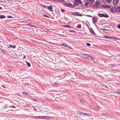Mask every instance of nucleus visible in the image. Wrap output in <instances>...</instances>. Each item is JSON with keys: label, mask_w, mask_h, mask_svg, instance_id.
Returning a JSON list of instances; mask_svg holds the SVG:
<instances>
[{"label": "nucleus", "mask_w": 120, "mask_h": 120, "mask_svg": "<svg viewBox=\"0 0 120 120\" xmlns=\"http://www.w3.org/2000/svg\"><path fill=\"white\" fill-rule=\"evenodd\" d=\"M6 18V16L5 15H0V19H3Z\"/></svg>", "instance_id": "2eb2a0df"}, {"label": "nucleus", "mask_w": 120, "mask_h": 120, "mask_svg": "<svg viewBox=\"0 0 120 120\" xmlns=\"http://www.w3.org/2000/svg\"><path fill=\"white\" fill-rule=\"evenodd\" d=\"M69 31L70 32H73V33H75V32L73 30H69Z\"/></svg>", "instance_id": "2f4dec72"}, {"label": "nucleus", "mask_w": 120, "mask_h": 120, "mask_svg": "<svg viewBox=\"0 0 120 120\" xmlns=\"http://www.w3.org/2000/svg\"><path fill=\"white\" fill-rule=\"evenodd\" d=\"M89 4H91L93 3L94 2V0H89L86 1Z\"/></svg>", "instance_id": "0eeeda50"}, {"label": "nucleus", "mask_w": 120, "mask_h": 120, "mask_svg": "<svg viewBox=\"0 0 120 120\" xmlns=\"http://www.w3.org/2000/svg\"><path fill=\"white\" fill-rule=\"evenodd\" d=\"M96 7H98V8L99 7L98 6H96Z\"/></svg>", "instance_id": "052dcab7"}, {"label": "nucleus", "mask_w": 120, "mask_h": 120, "mask_svg": "<svg viewBox=\"0 0 120 120\" xmlns=\"http://www.w3.org/2000/svg\"><path fill=\"white\" fill-rule=\"evenodd\" d=\"M86 115H87L88 116H91V115L89 113L87 114H86Z\"/></svg>", "instance_id": "58836bf2"}, {"label": "nucleus", "mask_w": 120, "mask_h": 120, "mask_svg": "<svg viewBox=\"0 0 120 120\" xmlns=\"http://www.w3.org/2000/svg\"><path fill=\"white\" fill-rule=\"evenodd\" d=\"M81 114V116L82 115H83V116H84L85 115H86V113H84L82 112Z\"/></svg>", "instance_id": "412c9836"}, {"label": "nucleus", "mask_w": 120, "mask_h": 120, "mask_svg": "<svg viewBox=\"0 0 120 120\" xmlns=\"http://www.w3.org/2000/svg\"><path fill=\"white\" fill-rule=\"evenodd\" d=\"M88 4H88L87 2V1H86V2L85 3V6L87 7L88 6Z\"/></svg>", "instance_id": "5701e85b"}, {"label": "nucleus", "mask_w": 120, "mask_h": 120, "mask_svg": "<svg viewBox=\"0 0 120 120\" xmlns=\"http://www.w3.org/2000/svg\"><path fill=\"white\" fill-rule=\"evenodd\" d=\"M63 27H65L70 28L71 26L70 25H63Z\"/></svg>", "instance_id": "f3484780"}, {"label": "nucleus", "mask_w": 120, "mask_h": 120, "mask_svg": "<svg viewBox=\"0 0 120 120\" xmlns=\"http://www.w3.org/2000/svg\"><path fill=\"white\" fill-rule=\"evenodd\" d=\"M111 8V7L110 6H108L107 5V8Z\"/></svg>", "instance_id": "a18cd8bd"}, {"label": "nucleus", "mask_w": 120, "mask_h": 120, "mask_svg": "<svg viewBox=\"0 0 120 120\" xmlns=\"http://www.w3.org/2000/svg\"><path fill=\"white\" fill-rule=\"evenodd\" d=\"M81 102L82 103V102H83V100H81Z\"/></svg>", "instance_id": "4d7b16f0"}, {"label": "nucleus", "mask_w": 120, "mask_h": 120, "mask_svg": "<svg viewBox=\"0 0 120 120\" xmlns=\"http://www.w3.org/2000/svg\"><path fill=\"white\" fill-rule=\"evenodd\" d=\"M3 52V49H0V52Z\"/></svg>", "instance_id": "de8ad7c7"}, {"label": "nucleus", "mask_w": 120, "mask_h": 120, "mask_svg": "<svg viewBox=\"0 0 120 120\" xmlns=\"http://www.w3.org/2000/svg\"><path fill=\"white\" fill-rule=\"evenodd\" d=\"M26 58V56H23V59H25V58Z\"/></svg>", "instance_id": "5fc2aeb1"}, {"label": "nucleus", "mask_w": 120, "mask_h": 120, "mask_svg": "<svg viewBox=\"0 0 120 120\" xmlns=\"http://www.w3.org/2000/svg\"><path fill=\"white\" fill-rule=\"evenodd\" d=\"M79 13L78 12H73L71 13V14L80 16H82L81 14Z\"/></svg>", "instance_id": "7ed1b4c3"}, {"label": "nucleus", "mask_w": 120, "mask_h": 120, "mask_svg": "<svg viewBox=\"0 0 120 120\" xmlns=\"http://www.w3.org/2000/svg\"><path fill=\"white\" fill-rule=\"evenodd\" d=\"M87 26H88V25L87 24H86Z\"/></svg>", "instance_id": "680f3d73"}, {"label": "nucleus", "mask_w": 120, "mask_h": 120, "mask_svg": "<svg viewBox=\"0 0 120 120\" xmlns=\"http://www.w3.org/2000/svg\"><path fill=\"white\" fill-rule=\"evenodd\" d=\"M115 38L116 39H118V40H119V38Z\"/></svg>", "instance_id": "bf43d9fd"}, {"label": "nucleus", "mask_w": 120, "mask_h": 120, "mask_svg": "<svg viewBox=\"0 0 120 120\" xmlns=\"http://www.w3.org/2000/svg\"><path fill=\"white\" fill-rule=\"evenodd\" d=\"M22 93L24 95H26L27 94H28L25 92H23Z\"/></svg>", "instance_id": "c85d7f7f"}, {"label": "nucleus", "mask_w": 120, "mask_h": 120, "mask_svg": "<svg viewBox=\"0 0 120 120\" xmlns=\"http://www.w3.org/2000/svg\"><path fill=\"white\" fill-rule=\"evenodd\" d=\"M114 71H115V70H114Z\"/></svg>", "instance_id": "0e129e2a"}, {"label": "nucleus", "mask_w": 120, "mask_h": 120, "mask_svg": "<svg viewBox=\"0 0 120 120\" xmlns=\"http://www.w3.org/2000/svg\"><path fill=\"white\" fill-rule=\"evenodd\" d=\"M11 107L13 108H15L16 107L14 106H11Z\"/></svg>", "instance_id": "603ef678"}, {"label": "nucleus", "mask_w": 120, "mask_h": 120, "mask_svg": "<svg viewBox=\"0 0 120 120\" xmlns=\"http://www.w3.org/2000/svg\"><path fill=\"white\" fill-rule=\"evenodd\" d=\"M107 5L106 4L103 5L101 6L102 7L105 8H107Z\"/></svg>", "instance_id": "a211bd4d"}, {"label": "nucleus", "mask_w": 120, "mask_h": 120, "mask_svg": "<svg viewBox=\"0 0 120 120\" xmlns=\"http://www.w3.org/2000/svg\"><path fill=\"white\" fill-rule=\"evenodd\" d=\"M8 0L9 1V0Z\"/></svg>", "instance_id": "338daca9"}, {"label": "nucleus", "mask_w": 120, "mask_h": 120, "mask_svg": "<svg viewBox=\"0 0 120 120\" xmlns=\"http://www.w3.org/2000/svg\"><path fill=\"white\" fill-rule=\"evenodd\" d=\"M96 108L98 109H100V107L99 106H96Z\"/></svg>", "instance_id": "c03bdc74"}, {"label": "nucleus", "mask_w": 120, "mask_h": 120, "mask_svg": "<svg viewBox=\"0 0 120 120\" xmlns=\"http://www.w3.org/2000/svg\"><path fill=\"white\" fill-rule=\"evenodd\" d=\"M119 65H120V64H119Z\"/></svg>", "instance_id": "69168bd1"}, {"label": "nucleus", "mask_w": 120, "mask_h": 120, "mask_svg": "<svg viewBox=\"0 0 120 120\" xmlns=\"http://www.w3.org/2000/svg\"><path fill=\"white\" fill-rule=\"evenodd\" d=\"M117 9L118 10V11L120 12V7H117ZM118 12V11H117Z\"/></svg>", "instance_id": "c9c22d12"}, {"label": "nucleus", "mask_w": 120, "mask_h": 120, "mask_svg": "<svg viewBox=\"0 0 120 120\" xmlns=\"http://www.w3.org/2000/svg\"><path fill=\"white\" fill-rule=\"evenodd\" d=\"M81 112H81L78 111L77 112V114H79V115L81 116Z\"/></svg>", "instance_id": "a878e982"}, {"label": "nucleus", "mask_w": 120, "mask_h": 120, "mask_svg": "<svg viewBox=\"0 0 120 120\" xmlns=\"http://www.w3.org/2000/svg\"><path fill=\"white\" fill-rule=\"evenodd\" d=\"M64 0H59V2H63Z\"/></svg>", "instance_id": "a19ab883"}, {"label": "nucleus", "mask_w": 120, "mask_h": 120, "mask_svg": "<svg viewBox=\"0 0 120 120\" xmlns=\"http://www.w3.org/2000/svg\"><path fill=\"white\" fill-rule=\"evenodd\" d=\"M98 5V4H97L95 3V4L94 8H97L98 7H96V6H97Z\"/></svg>", "instance_id": "bb28decb"}, {"label": "nucleus", "mask_w": 120, "mask_h": 120, "mask_svg": "<svg viewBox=\"0 0 120 120\" xmlns=\"http://www.w3.org/2000/svg\"><path fill=\"white\" fill-rule=\"evenodd\" d=\"M2 86L4 88H5V87L4 86V85H2Z\"/></svg>", "instance_id": "6e6d98bb"}, {"label": "nucleus", "mask_w": 120, "mask_h": 120, "mask_svg": "<svg viewBox=\"0 0 120 120\" xmlns=\"http://www.w3.org/2000/svg\"><path fill=\"white\" fill-rule=\"evenodd\" d=\"M104 37L105 38L109 39H112L113 38L112 37H110L108 35H104Z\"/></svg>", "instance_id": "9d476101"}, {"label": "nucleus", "mask_w": 120, "mask_h": 120, "mask_svg": "<svg viewBox=\"0 0 120 120\" xmlns=\"http://www.w3.org/2000/svg\"><path fill=\"white\" fill-rule=\"evenodd\" d=\"M27 62V65L28 67H30L31 66L29 62Z\"/></svg>", "instance_id": "b1692460"}, {"label": "nucleus", "mask_w": 120, "mask_h": 120, "mask_svg": "<svg viewBox=\"0 0 120 120\" xmlns=\"http://www.w3.org/2000/svg\"><path fill=\"white\" fill-rule=\"evenodd\" d=\"M69 4L67 3H64V5L66 6V7H68V5Z\"/></svg>", "instance_id": "393cba45"}, {"label": "nucleus", "mask_w": 120, "mask_h": 120, "mask_svg": "<svg viewBox=\"0 0 120 120\" xmlns=\"http://www.w3.org/2000/svg\"><path fill=\"white\" fill-rule=\"evenodd\" d=\"M119 40H120V39H119Z\"/></svg>", "instance_id": "e2e57ef3"}, {"label": "nucleus", "mask_w": 120, "mask_h": 120, "mask_svg": "<svg viewBox=\"0 0 120 120\" xmlns=\"http://www.w3.org/2000/svg\"><path fill=\"white\" fill-rule=\"evenodd\" d=\"M111 65L112 67H114L115 66V65L114 64H112Z\"/></svg>", "instance_id": "3c124183"}, {"label": "nucleus", "mask_w": 120, "mask_h": 120, "mask_svg": "<svg viewBox=\"0 0 120 120\" xmlns=\"http://www.w3.org/2000/svg\"><path fill=\"white\" fill-rule=\"evenodd\" d=\"M96 3L97 4H98V5L100 4V3L98 2H96Z\"/></svg>", "instance_id": "ea45409f"}, {"label": "nucleus", "mask_w": 120, "mask_h": 120, "mask_svg": "<svg viewBox=\"0 0 120 120\" xmlns=\"http://www.w3.org/2000/svg\"><path fill=\"white\" fill-rule=\"evenodd\" d=\"M48 9L51 11L52 12L53 11V8H52V7L51 6H47Z\"/></svg>", "instance_id": "6e6552de"}, {"label": "nucleus", "mask_w": 120, "mask_h": 120, "mask_svg": "<svg viewBox=\"0 0 120 120\" xmlns=\"http://www.w3.org/2000/svg\"><path fill=\"white\" fill-rule=\"evenodd\" d=\"M75 2L77 3H79V4H81L82 3V2L80 0H75Z\"/></svg>", "instance_id": "4468645a"}, {"label": "nucleus", "mask_w": 120, "mask_h": 120, "mask_svg": "<svg viewBox=\"0 0 120 120\" xmlns=\"http://www.w3.org/2000/svg\"><path fill=\"white\" fill-rule=\"evenodd\" d=\"M59 84H58V83H56L54 85V86H57L59 85Z\"/></svg>", "instance_id": "c756f323"}, {"label": "nucleus", "mask_w": 120, "mask_h": 120, "mask_svg": "<svg viewBox=\"0 0 120 120\" xmlns=\"http://www.w3.org/2000/svg\"><path fill=\"white\" fill-rule=\"evenodd\" d=\"M82 57L84 58H89L90 57L92 58V57L89 56V55L87 54H84L82 56Z\"/></svg>", "instance_id": "423d86ee"}, {"label": "nucleus", "mask_w": 120, "mask_h": 120, "mask_svg": "<svg viewBox=\"0 0 120 120\" xmlns=\"http://www.w3.org/2000/svg\"><path fill=\"white\" fill-rule=\"evenodd\" d=\"M115 92L117 94H120V92H119L118 91H115Z\"/></svg>", "instance_id": "e433bc0d"}, {"label": "nucleus", "mask_w": 120, "mask_h": 120, "mask_svg": "<svg viewBox=\"0 0 120 120\" xmlns=\"http://www.w3.org/2000/svg\"><path fill=\"white\" fill-rule=\"evenodd\" d=\"M12 47V48L14 49L16 48V46L15 45H14L12 46V45H10L9 48Z\"/></svg>", "instance_id": "dca6fc26"}, {"label": "nucleus", "mask_w": 120, "mask_h": 120, "mask_svg": "<svg viewBox=\"0 0 120 120\" xmlns=\"http://www.w3.org/2000/svg\"><path fill=\"white\" fill-rule=\"evenodd\" d=\"M13 17L12 16H11V15H8L7 16V18H12Z\"/></svg>", "instance_id": "72a5a7b5"}, {"label": "nucleus", "mask_w": 120, "mask_h": 120, "mask_svg": "<svg viewBox=\"0 0 120 120\" xmlns=\"http://www.w3.org/2000/svg\"><path fill=\"white\" fill-rule=\"evenodd\" d=\"M34 118L36 119H39V116H34Z\"/></svg>", "instance_id": "cd10ccee"}, {"label": "nucleus", "mask_w": 120, "mask_h": 120, "mask_svg": "<svg viewBox=\"0 0 120 120\" xmlns=\"http://www.w3.org/2000/svg\"><path fill=\"white\" fill-rule=\"evenodd\" d=\"M61 12H64V11H65V10H64V9H61Z\"/></svg>", "instance_id": "37998d69"}, {"label": "nucleus", "mask_w": 120, "mask_h": 120, "mask_svg": "<svg viewBox=\"0 0 120 120\" xmlns=\"http://www.w3.org/2000/svg\"><path fill=\"white\" fill-rule=\"evenodd\" d=\"M101 30H103L107 31V30L106 29H100Z\"/></svg>", "instance_id": "49530a36"}, {"label": "nucleus", "mask_w": 120, "mask_h": 120, "mask_svg": "<svg viewBox=\"0 0 120 120\" xmlns=\"http://www.w3.org/2000/svg\"><path fill=\"white\" fill-rule=\"evenodd\" d=\"M117 28L119 29H120V25L119 24L118 26H117Z\"/></svg>", "instance_id": "79ce46f5"}, {"label": "nucleus", "mask_w": 120, "mask_h": 120, "mask_svg": "<svg viewBox=\"0 0 120 120\" xmlns=\"http://www.w3.org/2000/svg\"><path fill=\"white\" fill-rule=\"evenodd\" d=\"M34 110H35L36 111H37V110L35 108H34Z\"/></svg>", "instance_id": "864d4df0"}, {"label": "nucleus", "mask_w": 120, "mask_h": 120, "mask_svg": "<svg viewBox=\"0 0 120 120\" xmlns=\"http://www.w3.org/2000/svg\"><path fill=\"white\" fill-rule=\"evenodd\" d=\"M110 11L112 13H115L117 11V9L116 8L112 7L110 9Z\"/></svg>", "instance_id": "39448f33"}, {"label": "nucleus", "mask_w": 120, "mask_h": 120, "mask_svg": "<svg viewBox=\"0 0 120 120\" xmlns=\"http://www.w3.org/2000/svg\"><path fill=\"white\" fill-rule=\"evenodd\" d=\"M74 5L75 6V7L76 6H79V4L77 2H74Z\"/></svg>", "instance_id": "aec40b11"}, {"label": "nucleus", "mask_w": 120, "mask_h": 120, "mask_svg": "<svg viewBox=\"0 0 120 120\" xmlns=\"http://www.w3.org/2000/svg\"><path fill=\"white\" fill-rule=\"evenodd\" d=\"M54 0L56 2H59V0Z\"/></svg>", "instance_id": "8fccbe9b"}, {"label": "nucleus", "mask_w": 120, "mask_h": 120, "mask_svg": "<svg viewBox=\"0 0 120 120\" xmlns=\"http://www.w3.org/2000/svg\"><path fill=\"white\" fill-rule=\"evenodd\" d=\"M41 5L42 7L44 8H46V7L45 6L43 5L42 4H41Z\"/></svg>", "instance_id": "7c9ffc66"}, {"label": "nucleus", "mask_w": 120, "mask_h": 120, "mask_svg": "<svg viewBox=\"0 0 120 120\" xmlns=\"http://www.w3.org/2000/svg\"><path fill=\"white\" fill-rule=\"evenodd\" d=\"M109 3H110L112 1V0H106Z\"/></svg>", "instance_id": "4c0bfd02"}, {"label": "nucleus", "mask_w": 120, "mask_h": 120, "mask_svg": "<svg viewBox=\"0 0 120 120\" xmlns=\"http://www.w3.org/2000/svg\"><path fill=\"white\" fill-rule=\"evenodd\" d=\"M92 22L94 23L95 22H97L98 20V17L96 16L94 17L92 19Z\"/></svg>", "instance_id": "f03ea898"}, {"label": "nucleus", "mask_w": 120, "mask_h": 120, "mask_svg": "<svg viewBox=\"0 0 120 120\" xmlns=\"http://www.w3.org/2000/svg\"><path fill=\"white\" fill-rule=\"evenodd\" d=\"M51 117L48 116H39L40 119H50Z\"/></svg>", "instance_id": "20e7f679"}, {"label": "nucleus", "mask_w": 120, "mask_h": 120, "mask_svg": "<svg viewBox=\"0 0 120 120\" xmlns=\"http://www.w3.org/2000/svg\"><path fill=\"white\" fill-rule=\"evenodd\" d=\"M101 0L102 2L105 4L107 2L106 0Z\"/></svg>", "instance_id": "4be33fe9"}, {"label": "nucleus", "mask_w": 120, "mask_h": 120, "mask_svg": "<svg viewBox=\"0 0 120 120\" xmlns=\"http://www.w3.org/2000/svg\"><path fill=\"white\" fill-rule=\"evenodd\" d=\"M90 31L91 34L93 35H94V34H96L92 28H90Z\"/></svg>", "instance_id": "f8f14e48"}, {"label": "nucleus", "mask_w": 120, "mask_h": 120, "mask_svg": "<svg viewBox=\"0 0 120 120\" xmlns=\"http://www.w3.org/2000/svg\"><path fill=\"white\" fill-rule=\"evenodd\" d=\"M119 0H113V4L114 5L117 4L119 2Z\"/></svg>", "instance_id": "1a4fd4ad"}, {"label": "nucleus", "mask_w": 120, "mask_h": 120, "mask_svg": "<svg viewBox=\"0 0 120 120\" xmlns=\"http://www.w3.org/2000/svg\"><path fill=\"white\" fill-rule=\"evenodd\" d=\"M98 15L101 17H104L106 18H108L109 17V15L107 14L105 15L103 13H99L98 14Z\"/></svg>", "instance_id": "f257e3e1"}, {"label": "nucleus", "mask_w": 120, "mask_h": 120, "mask_svg": "<svg viewBox=\"0 0 120 120\" xmlns=\"http://www.w3.org/2000/svg\"><path fill=\"white\" fill-rule=\"evenodd\" d=\"M2 9V8L1 7H0V10Z\"/></svg>", "instance_id": "13d9d810"}, {"label": "nucleus", "mask_w": 120, "mask_h": 120, "mask_svg": "<svg viewBox=\"0 0 120 120\" xmlns=\"http://www.w3.org/2000/svg\"><path fill=\"white\" fill-rule=\"evenodd\" d=\"M81 25L80 24H79L77 25L76 27L78 28H81Z\"/></svg>", "instance_id": "6ab92c4d"}, {"label": "nucleus", "mask_w": 120, "mask_h": 120, "mask_svg": "<svg viewBox=\"0 0 120 120\" xmlns=\"http://www.w3.org/2000/svg\"><path fill=\"white\" fill-rule=\"evenodd\" d=\"M68 6V7L72 8H73L75 7V6L70 3H69Z\"/></svg>", "instance_id": "ddd939ff"}, {"label": "nucleus", "mask_w": 120, "mask_h": 120, "mask_svg": "<svg viewBox=\"0 0 120 120\" xmlns=\"http://www.w3.org/2000/svg\"><path fill=\"white\" fill-rule=\"evenodd\" d=\"M61 45H62L63 46H64L65 47H66L68 48H69V49L71 48V46H69L68 45L66 44H64L63 43L61 44Z\"/></svg>", "instance_id": "9b49d317"}, {"label": "nucleus", "mask_w": 120, "mask_h": 120, "mask_svg": "<svg viewBox=\"0 0 120 120\" xmlns=\"http://www.w3.org/2000/svg\"><path fill=\"white\" fill-rule=\"evenodd\" d=\"M87 16L89 17H92V16L91 15H86Z\"/></svg>", "instance_id": "09e8293b"}, {"label": "nucleus", "mask_w": 120, "mask_h": 120, "mask_svg": "<svg viewBox=\"0 0 120 120\" xmlns=\"http://www.w3.org/2000/svg\"><path fill=\"white\" fill-rule=\"evenodd\" d=\"M44 16L45 17H46L48 18H49V16H48V15H46L44 14Z\"/></svg>", "instance_id": "f704fd0d"}, {"label": "nucleus", "mask_w": 120, "mask_h": 120, "mask_svg": "<svg viewBox=\"0 0 120 120\" xmlns=\"http://www.w3.org/2000/svg\"><path fill=\"white\" fill-rule=\"evenodd\" d=\"M86 45L88 46H90V44L89 43H87L86 44Z\"/></svg>", "instance_id": "473e14b6"}]
</instances>
